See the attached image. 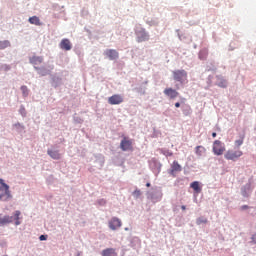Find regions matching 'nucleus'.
I'll return each mask as SVG.
<instances>
[{"label":"nucleus","instance_id":"7c9ffc66","mask_svg":"<svg viewBox=\"0 0 256 256\" xmlns=\"http://www.w3.org/2000/svg\"><path fill=\"white\" fill-rule=\"evenodd\" d=\"M241 211H245V210H247V209H249V206L248 205H243V206H241Z\"/></svg>","mask_w":256,"mask_h":256},{"label":"nucleus","instance_id":"c756f323","mask_svg":"<svg viewBox=\"0 0 256 256\" xmlns=\"http://www.w3.org/2000/svg\"><path fill=\"white\" fill-rule=\"evenodd\" d=\"M39 239L40 241H47V235H41Z\"/></svg>","mask_w":256,"mask_h":256},{"label":"nucleus","instance_id":"412c9836","mask_svg":"<svg viewBox=\"0 0 256 256\" xmlns=\"http://www.w3.org/2000/svg\"><path fill=\"white\" fill-rule=\"evenodd\" d=\"M217 86L225 89L227 87V80H225V78L218 77Z\"/></svg>","mask_w":256,"mask_h":256},{"label":"nucleus","instance_id":"473e14b6","mask_svg":"<svg viewBox=\"0 0 256 256\" xmlns=\"http://www.w3.org/2000/svg\"><path fill=\"white\" fill-rule=\"evenodd\" d=\"M252 241H253V243H256V235L252 236Z\"/></svg>","mask_w":256,"mask_h":256},{"label":"nucleus","instance_id":"aec40b11","mask_svg":"<svg viewBox=\"0 0 256 256\" xmlns=\"http://www.w3.org/2000/svg\"><path fill=\"white\" fill-rule=\"evenodd\" d=\"M190 187L195 191V193H201V186L199 185V181L192 182Z\"/></svg>","mask_w":256,"mask_h":256},{"label":"nucleus","instance_id":"a878e982","mask_svg":"<svg viewBox=\"0 0 256 256\" xmlns=\"http://www.w3.org/2000/svg\"><path fill=\"white\" fill-rule=\"evenodd\" d=\"M21 91L24 97H27V95H29V89L27 88V86H22Z\"/></svg>","mask_w":256,"mask_h":256},{"label":"nucleus","instance_id":"c9c22d12","mask_svg":"<svg viewBox=\"0 0 256 256\" xmlns=\"http://www.w3.org/2000/svg\"><path fill=\"white\" fill-rule=\"evenodd\" d=\"M243 197H247V192H242Z\"/></svg>","mask_w":256,"mask_h":256},{"label":"nucleus","instance_id":"dca6fc26","mask_svg":"<svg viewBox=\"0 0 256 256\" xmlns=\"http://www.w3.org/2000/svg\"><path fill=\"white\" fill-rule=\"evenodd\" d=\"M195 153L198 157H203L207 153V149L204 146H196Z\"/></svg>","mask_w":256,"mask_h":256},{"label":"nucleus","instance_id":"1a4fd4ad","mask_svg":"<svg viewBox=\"0 0 256 256\" xmlns=\"http://www.w3.org/2000/svg\"><path fill=\"white\" fill-rule=\"evenodd\" d=\"M59 47L63 51H71V49H73V44L70 39L64 38L61 40Z\"/></svg>","mask_w":256,"mask_h":256},{"label":"nucleus","instance_id":"b1692460","mask_svg":"<svg viewBox=\"0 0 256 256\" xmlns=\"http://www.w3.org/2000/svg\"><path fill=\"white\" fill-rule=\"evenodd\" d=\"M244 141H245V134H242L240 136V139L236 140L234 143H235L236 147H241V145H243Z\"/></svg>","mask_w":256,"mask_h":256},{"label":"nucleus","instance_id":"6ab92c4d","mask_svg":"<svg viewBox=\"0 0 256 256\" xmlns=\"http://www.w3.org/2000/svg\"><path fill=\"white\" fill-rule=\"evenodd\" d=\"M208 55H209V50L206 48H203L199 52V59H201L202 61H205V59H207Z\"/></svg>","mask_w":256,"mask_h":256},{"label":"nucleus","instance_id":"f03ea898","mask_svg":"<svg viewBox=\"0 0 256 256\" xmlns=\"http://www.w3.org/2000/svg\"><path fill=\"white\" fill-rule=\"evenodd\" d=\"M135 33L137 35L138 43H143V41H149V34L145 31V28L137 26L135 29Z\"/></svg>","mask_w":256,"mask_h":256},{"label":"nucleus","instance_id":"cd10ccee","mask_svg":"<svg viewBox=\"0 0 256 256\" xmlns=\"http://www.w3.org/2000/svg\"><path fill=\"white\" fill-rule=\"evenodd\" d=\"M97 203H98V205H101L103 207V206L107 205V200L102 198V199L98 200Z\"/></svg>","mask_w":256,"mask_h":256},{"label":"nucleus","instance_id":"423d86ee","mask_svg":"<svg viewBox=\"0 0 256 256\" xmlns=\"http://www.w3.org/2000/svg\"><path fill=\"white\" fill-rule=\"evenodd\" d=\"M124 98L121 94H114L108 98L109 105H121L123 103Z\"/></svg>","mask_w":256,"mask_h":256},{"label":"nucleus","instance_id":"20e7f679","mask_svg":"<svg viewBox=\"0 0 256 256\" xmlns=\"http://www.w3.org/2000/svg\"><path fill=\"white\" fill-rule=\"evenodd\" d=\"M212 151L214 155H223V153H225V144H223V142L220 140H215L213 143Z\"/></svg>","mask_w":256,"mask_h":256},{"label":"nucleus","instance_id":"bb28decb","mask_svg":"<svg viewBox=\"0 0 256 256\" xmlns=\"http://www.w3.org/2000/svg\"><path fill=\"white\" fill-rule=\"evenodd\" d=\"M133 195H134V197H136V199H138V197H141V190L136 189V190L133 192Z\"/></svg>","mask_w":256,"mask_h":256},{"label":"nucleus","instance_id":"72a5a7b5","mask_svg":"<svg viewBox=\"0 0 256 256\" xmlns=\"http://www.w3.org/2000/svg\"><path fill=\"white\" fill-rule=\"evenodd\" d=\"M181 209H182V211H185L187 209V207L185 205H182Z\"/></svg>","mask_w":256,"mask_h":256},{"label":"nucleus","instance_id":"4be33fe9","mask_svg":"<svg viewBox=\"0 0 256 256\" xmlns=\"http://www.w3.org/2000/svg\"><path fill=\"white\" fill-rule=\"evenodd\" d=\"M7 47H11V42L9 40L0 41V50L7 49Z\"/></svg>","mask_w":256,"mask_h":256},{"label":"nucleus","instance_id":"f3484780","mask_svg":"<svg viewBox=\"0 0 256 256\" xmlns=\"http://www.w3.org/2000/svg\"><path fill=\"white\" fill-rule=\"evenodd\" d=\"M28 21L31 25H36L38 27H40V25H43V23H41V20L37 16L30 17Z\"/></svg>","mask_w":256,"mask_h":256},{"label":"nucleus","instance_id":"9d476101","mask_svg":"<svg viewBox=\"0 0 256 256\" xmlns=\"http://www.w3.org/2000/svg\"><path fill=\"white\" fill-rule=\"evenodd\" d=\"M104 55L110 59V61H115L116 59H119V52L115 49H107L104 52Z\"/></svg>","mask_w":256,"mask_h":256},{"label":"nucleus","instance_id":"4c0bfd02","mask_svg":"<svg viewBox=\"0 0 256 256\" xmlns=\"http://www.w3.org/2000/svg\"><path fill=\"white\" fill-rule=\"evenodd\" d=\"M21 110H22V111H25V108H22Z\"/></svg>","mask_w":256,"mask_h":256},{"label":"nucleus","instance_id":"393cba45","mask_svg":"<svg viewBox=\"0 0 256 256\" xmlns=\"http://www.w3.org/2000/svg\"><path fill=\"white\" fill-rule=\"evenodd\" d=\"M196 223H197V225L206 224V223H207V218H205V217H199V218H197Z\"/></svg>","mask_w":256,"mask_h":256},{"label":"nucleus","instance_id":"9b49d317","mask_svg":"<svg viewBox=\"0 0 256 256\" xmlns=\"http://www.w3.org/2000/svg\"><path fill=\"white\" fill-rule=\"evenodd\" d=\"M164 95L169 99H177V97H179V92L173 88H166L164 90Z\"/></svg>","mask_w":256,"mask_h":256},{"label":"nucleus","instance_id":"7ed1b4c3","mask_svg":"<svg viewBox=\"0 0 256 256\" xmlns=\"http://www.w3.org/2000/svg\"><path fill=\"white\" fill-rule=\"evenodd\" d=\"M227 161H237L240 157H243V151L241 150H228L225 155Z\"/></svg>","mask_w":256,"mask_h":256},{"label":"nucleus","instance_id":"f704fd0d","mask_svg":"<svg viewBox=\"0 0 256 256\" xmlns=\"http://www.w3.org/2000/svg\"><path fill=\"white\" fill-rule=\"evenodd\" d=\"M212 137H213V138L217 137V133H216V132H213V133H212Z\"/></svg>","mask_w":256,"mask_h":256},{"label":"nucleus","instance_id":"0eeeda50","mask_svg":"<svg viewBox=\"0 0 256 256\" xmlns=\"http://www.w3.org/2000/svg\"><path fill=\"white\" fill-rule=\"evenodd\" d=\"M121 225H122L121 220L117 217H112L111 220L108 222V227L112 231H117V229H119Z\"/></svg>","mask_w":256,"mask_h":256},{"label":"nucleus","instance_id":"ddd939ff","mask_svg":"<svg viewBox=\"0 0 256 256\" xmlns=\"http://www.w3.org/2000/svg\"><path fill=\"white\" fill-rule=\"evenodd\" d=\"M180 171H182L181 164L177 161H174L171 164V170H170L171 175H173L174 173L180 172Z\"/></svg>","mask_w":256,"mask_h":256},{"label":"nucleus","instance_id":"c85d7f7f","mask_svg":"<svg viewBox=\"0 0 256 256\" xmlns=\"http://www.w3.org/2000/svg\"><path fill=\"white\" fill-rule=\"evenodd\" d=\"M163 155H165V157H173V152L166 150L163 152Z\"/></svg>","mask_w":256,"mask_h":256},{"label":"nucleus","instance_id":"4468645a","mask_svg":"<svg viewBox=\"0 0 256 256\" xmlns=\"http://www.w3.org/2000/svg\"><path fill=\"white\" fill-rule=\"evenodd\" d=\"M47 154L51 159H55L56 161L61 159V154L59 153V150H47Z\"/></svg>","mask_w":256,"mask_h":256},{"label":"nucleus","instance_id":"f8f14e48","mask_svg":"<svg viewBox=\"0 0 256 256\" xmlns=\"http://www.w3.org/2000/svg\"><path fill=\"white\" fill-rule=\"evenodd\" d=\"M9 223H13V216H3V214H0V227H3V225H9Z\"/></svg>","mask_w":256,"mask_h":256},{"label":"nucleus","instance_id":"2eb2a0df","mask_svg":"<svg viewBox=\"0 0 256 256\" xmlns=\"http://www.w3.org/2000/svg\"><path fill=\"white\" fill-rule=\"evenodd\" d=\"M29 61L32 65H41V63H43V57L32 56V57H30Z\"/></svg>","mask_w":256,"mask_h":256},{"label":"nucleus","instance_id":"f257e3e1","mask_svg":"<svg viewBox=\"0 0 256 256\" xmlns=\"http://www.w3.org/2000/svg\"><path fill=\"white\" fill-rule=\"evenodd\" d=\"M0 191L4 193L0 194V201H9L11 199V191H9V185L3 182V179H0Z\"/></svg>","mask_w":256,"mask_h":256},{"label":"nucleus","instance_id":"e433bc0d","mask_svg":"<svg viewBox=\"0 0 256 256\" xmlns=\"http://www.w3.org/2000/svg\"><path fill=\"white\" fill-rule=\"evenodd\" d=\"M146 187H151V183H146Z\"/></svg>","mask_w":256,"mask_h":256},{"label":"nucleus","instance_id":"2f4dec72","mask_svg":"<svg viewBox=\"0 0 256 256\" xmlns=\"http://www.w3.org/2000/svg\"><path fill=\"white\" fill-rule=\"evenodd\" d=\"M175 107L178 109L179 107H181V103L176 102V103H175Z\"/></svg>","mask_w":256,"mask_h":256},{"label":"nucleus","instance_id":"39448f33","mask_svg":"<svg viewBox=\"0 0 256 256\" xmlns=\"http://www.w3.org/2000/svg\"><path fill=\"white\" fill-rule=\"evenodd\" d=\"M174 81H178V83H183L187 81V71L185 70H174L172 72Z\"/></svg>","mask_w":256,"mask_h":256},{"label":"nucleus","instance_id":"6e6552de","mask_svg":"<svg viewBox=\"0 0 256 256\" xmlns=\"http://www.w3.org/2000/svg\"><path fill=\"white\" fill-rule=\"evenodd\" d=\"M120 148L122 151H131L133 149V142L127 137H124L120 143Z\"/></svg>","mask_w":256,"mask_h":256},{"label":"nucleus","instance_id":"5701e85b","mask_svg":"<svg viewBox=\"0 0 256 256\" xmlns=\"http://www.w3.org/2000/svg\"><path fill=\"white\" fill-rule=\"evenodd\" d=\"M21 216V211L17 210L14 213L15 225H21V221H19V217Z\"/></svg>","mask_w":256,"mask_h":256},{"label":"nucleus","instance_id":"a211bd4d","mask_svg":"<svg viewBox=\"0 0 256 256\" xmlns=\"http://www.w3.org/2000/svg\"><path fill=\"white\" fill-rule=\"evenodd\" d=\"M102 256H117V252L113 248H108L102 251Z\"/></svg>","mask_w":256,"mask_h":256}]
</instances>
